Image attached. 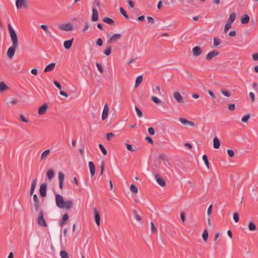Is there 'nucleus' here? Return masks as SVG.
<instances>
[{"label":"nucleus","instance_id":"obj_25","mask_svg":"<svg viewBox=\"0 0 258 258\" xmlns=\"http://www.w3.org/2000/svg\"><path fill=\"white\" fill-rule=\"evenodd\" d=\"M46 176L49 180H51L54 176V172L53 169H50L46 172Z\"/></svg>","mask_w":258,"mask_h":258},{"label":"nucleus","instance_id":"obj_50","mask_svg":"<svg viewBox=\"0 0 258 258\" xmlns=\"http://www.w3.org/2000/svg\"><path fill=\"white\" fill-rule=\"evenodd\" d=\"M213 40L214 46H217L220 44V40L218 38H214Z\"/></svg>","mask_w":258,"mask_h":258},{"label":"nucleus","instance_id":"obj_41","mask_svg":"<svg viewBox=\"0 0 258 258\" xmlns=\"http://www.w3.org/2000/svg\"><path fill=\"white\" fill-rule=\"evenodd\" d=\"M130 190L135 194L138 192V188L135 184H131L130 186Z\"/></svg>","mask_w":258,"mask_h":258},{"label":"nucleus","instance_id":"obj_17","mask_svg":"<svg viewBox=\"0 0 258 258\" xmlns=\"http://www.w3.org/2000/svg\"><path fill=\"white\" fill-rule=\"evenodd\" d=\"M109 108L107 104H105L102 114V119L104 120L107 118L108 114Z\"/></svg>","mask_w":258,"mask_h":258},{"label":"nucleus","instance_id":"obj_21","mask_svg":"<svg viewBox=\"0 0 258 258\" xmlns=\"http://www.w3.org/2000/svg\"><path fill=\"white\" fill-rule=\"evenodd\" d=\"M36 184H37V179L35 178L33 180L32 184H31V186L30 190V196H31L33 194L34 191L36 186Z\"/></svg>","mask_w":258,"mask_h":258},{"label":"nucleus","instance_id":"obj_16","mask_svg":"<svg viewBox=\"0 0 258 258\" xmlns=\"http://www.w3.org/2000/svg\"><path fill=\"white\" fill-rule=\"evenodd\" d=\"M179 120L180 122L184 125H189L191 126H195V123L193 121L188 120L187 119L184 118H179Z\"/></svg>","mask_w":258,"mask_h":258},{"label":"nucleus","instance_id":"obj_15","mask_svg":"<svg viewBox=\"0 0 258 258\" xmlns=\"http://www.w3.org/2000/svg\"><path fill=\"white\" fill-rule=\"evenodd\" d=\"M99 18L98 13L97 10L94 8H92V15L91 17V21L93 22H96L98 21Z\"/></svg>","mask_w":258,"mask_h":258},{"label":"nucleus","instance_id":"obj_8","mask_svg":"<svg viewBox=\"0 0 258 258\" xmlns=\"http://www.w3.org/2000/svg\"><path fill=\"white\" fill-rule=\"evenodd\" d=\"M93 210L94 212V220L97 226H99L100 225V214L96 208H93Z\"/></svg>","mask_w":258,"mask_h":258},{"label":"nucleus","instance_id":"obj_10","mask_svg":"<svg viewBox=\"0 0 258 258\" xmlns=\"http://www.w3.org/2000/svg\"><path fill=\"white\" fill-rule=\"evenodd\" d=\"M33 201L34 202V208L36 211H38L40 208L41 204L38 198L37 195L35 194L33 195Z\"/></svg>","mask_w":258,"mask_h":258},{"label":"nucleus","instance_id":"obj_27","mask_svg":"<svg viewBox=\"0 0 258 258\" xmlns=\"http://www.w3.org/2000/svg\"><path fill=\"white\" fill-rule=\"evenodd\" d=\"M102 21L106 23H107L111 26H113V25H114V21L110 18H108V17H105L103 19H102Z\"/></svg>","mask_w":258,"mask_h":258},{"label":"nucleus","instance_id":"obj_29","mask_svg":"<svg viewBox=\"0 0 258 258\" xmlns=\"http://www.w3.org/2000/svg\"><path fill=\"white\" fill-rule=\"evenodd\" d=\"M50 153V150L47 149L44 151L41 155V160L45 159Z\"/></svg>","mask_w":258,"mask_h":258},{"label":"nucleus","instance_id":"obj_19","mask_svg":"<svg viewBox=\"0 0 258 258\" xmlns=\"http://www.w3.org/2000/svg\"><path fill=\"white\" fill-rule=\"evenodd\" d=\"M250 17L247 14H244L241 18V23L243 24H247L249 22Z\"/></svg>","mask_w":258,"mask_h":258},{"label":"nucleus","instance_id":"obj_46","mask_svg":"<svg viewBox=\"0 0 258 258\" xmlns=\"http://www.w3.org/2000/svg\"><path fill=\"white\" fill-rule=\"evenodd\" d=\"M233 220L236 223H237L239 221V215L237 212L234 213Z\"/></svg>","mask_w":258,"mask_h":258},{"label":"nucleus","instance_id":"obj_40","mask_svg":"<svg viewBox=\"0 0 258 258\" xmlns=\"http://www.w3.org/2000/svg\"><path fill=\"white\" fill-rule=\"evenodd\" d=\"M111 47L110 46H108L106 49L104 51V53L107 55L108 56L111 54Z\"/></svg>","mask_w":258,"mask_h":258},{"label":"nucleus","instance_id":"obj_60","mask_svg":"<svg viewBox=\"0 0 258 258\" xmlns=\"http://www.w3.org/2000/svg\"><path fill=\"white\" fill-rule=\"evenodd\" d=\"M249 97L252 102H254L255 101L254 94L252 92L249 93Z\"/></svg>","mask_w":258,"mask_h":258},{"label":"nucleus","instance_id":"obj_12","mask_svg":"<svg viewBox=\"0 0 258 258\" xmlns=\"http://www.w3.org/2000/svg\"><path fill=\"white\" fill-rule=\"evenodd\" d=\"M155 177L156 179L157 182L161 186L164 187L166 185V182L165 180L158 174H156Z\"/></svg>","mask_w":258,"mask_h":258},{"label":"nucleus","instance_id":"obj_20","mask_svg":"<svg viewBox=\"0 0 258 258\" xmlns=\"http://www.w3.org/2000/svg\"><path fill=\"white\" fill-rule=\"evenodd\" d=\"M89 167L90 170L91 176H93L95 173V167L94 163L92 161L89 162Z\"/></svg>","mask_w":258,"mask_h":258},{"label":"nucleus","instance_id":"obj_62","mask_svg":"<svg viewBox=\"0 0 258 258\" xmlns=\"http://www.w3.org/2000/svg\"><path fill=\"white\" fill-rule=\"evenodd\" d=\"M212 208H213V206L212 205H210L208 209V210H207V214L209 216H210V215L211 214V213L212 212Z\"/></svg>","mask_w":258,"mask_h":258},{"label":"nucleus","instance_id":"obj_38","mask_svg":"<svg viewBox=\"0 0 258 258\" xmlns=\"http://www.w3.org/2000/svg\"><path fill=\"white\" fill-rule=\"evenodd\" d=\"M58 178L59 182H61V181L63 182V180L64 179V175L61 171L59 172Z\"/></svg>","mask_w":258,"mask_h":258},{"label":"nucleus","instance_id":"obj_13","mask_svg":"<svg viewBox=\"0 0 258 258\" xmlns=\"http://www.w3.org/2000/svg\"><path fill=\"white\" fill-rule=\"evenodd\" d=\"M193 55L195 56H199L202 53V50L200 46H196L192 48Z\"/></svg>","mask_w":258,"mask_h":258},{"label":"nucleus","instance_id":"obj_34","mask_svg":"<svg viewBox=\"0 0 258 258\" xmlns=\"http://www.w3.org/2000/svg\"><path fill=\"white\" fill-rule=\"evenodd\" d=\"M203 160L207 167L208 169H209V162L208 159V156L206 155H204L203 156Z\"/></svg>","mask_w":258,"mask_h":258},{"label":"nucleus","instance_id":"obj_59","mask_svg":"<svg viewBox=\"0 0 258 258\" xmlns=\"http://www.w3.org/2000/svg\"><path fill=\"white\" fill-rule=\"evenodd\" d=\"M145 140H146L148 143H150V144H152L153 143V140H152V139L151 137H148V136L146 137L145 138Z\"/></svg>","mask_w":258,"mask_h":258},{"label":"nucleus","instance_id":"obj_43","mask_svg":"<svg viewBox=\"0 0 258 258\" xmlns=\"http://www.w3.org/2000/svg\"><path fill=\"white\" fill-rule=\"evenodd\" d=\"M250 117V115L249 114H246L242 118L241 121L243 122H246L249 119Z\"/></svg>","mask_w":258,"mask_h":258},{"label":"nucleus","instance_id":"obj_35","mask_svg":"<svg viewBox=\"0 0 258 258\" xmlns=\"http://www.w3.org/2000/svg\"><path fill=\"white\" fill-rule=\"evenodd\" d=\"M119 11H120V13L127 19H129V17L127 15L126 11H125V10L122 8V7H120L119 8Z\"/></svg>","mask_w":258,"mask_h":258},{"label":"nucleus","instance_id":"obj_1","mask_svg":"<svg viewBox=\"0 0 258 258\" xmlns=\"http://www.w3.org/2000/svg\"><path fill=\"white\" fill-rule=\"evenodd\" d=\"M8 27L11 39L12 42V45L8 48L7 54L8 57L10 59H11L13 57L16 50L18 47V38L15 31L12 27L11 24L9 23L8 25Z\"/></svg>","mask_w":258,"mask_h":258},{"label":"nucleus","instance_id":"obj_39","mask_svg":"<svg viewBox=\"0 0 258 258\" xmlns=\"http://www.w3.org/2000/svg\"><path fill=\"white\" fill-rule=\"evenodd\" d=\"M125 145L127 150H128L130 151H131V152H135V151H136V149H134L133 148L132 145L125 143Z\"/></svg>","mask_w":258,"mask_h":258},{"label":"nucleus","instance_id":"obj_2","mask_svg":"<svg viewBox=\"0 0 258 258\" xmlns=\"http://www.w3.org/2000/svg\"><path fill=\"white\" fill-rule=\"evenodd\" d=\"M55 203L56 206L60 209H65L67 210H71L73 206V202L72 201H64L63 197L59 195L55 194Z\"/></svg>","mask_w":258,"mask_h":258},{"label":"nucleus","instance_id":"obj_64","mask_svg":"<svg viewBox=\"0 0 258 258\" xmlns=\"http://www.w3.org/2000/svg\"><path fill=\"white\" fill-rule=\"evenodd\" d=\"M236 35V32L235 30L231 31L229 32V35L230 37H235Z\"/></svg>","mask_w":258,"mask_h":258},{"label":"nucleus","instance_id":"obj_5","mask_svg":"<svg viewBox=\"0 0 258 258\" xmlns=\"http://www.w3.org/2000/svg\"><path fill=\"white\" fill-rule=\"evenodd\" d=\"M28 0H16V6L18 9H20L22 8L26 9L28 7Z\"/></svg>","mask_w":258,"mask_h":258},{"label":"nucleus","instance_id":"obj_55","mask_svg":"<svg viewBox=\"0 0 258 258\" xmlns=\"http://www.w3.org/2000/svg\"><path fill=\"white\" fill-rule=\"evenodd\" d=\"M148 131L149 134L151 135H154L155 133L154 129L152 127H149Z\"/></svg>","mask_w":258,"mask_h":258},{"label":"nucleus","instance_id":"obj_44","mask_svg":"<svg viewBox=\"0 0 258 258\" xmlns=\"http://www.w3.org/2000/svg\"><path fill=\"white\" fill-rule=\"evenodd\" d=\"M232 24L229 23H227L225 26L224 32L226 33L229 29L231 27Z\"/></svg>","mask_w":258,"mask_h":258},{"label":"nucleus","instance_id":"obj_48","mask_svg":"<svg viewBox=\"0 0 258 258\" xmlns=\"http://www.w3.org/2000/svg\"><path fill=\"white\" fill-rule=\"evenodd\" d=\"M151 231L153 232V233H157V230L154 225V224L153 223V222H151Z\"/></svg>","mask_w":258,"mask_h":258},{"label":"nucleus","instance_id":"obj_51","mask_svg":"<svg viewBox=\"0 0 258 258\" xmlns=\"http://www.w3.org/2000/svg\"><path fill=\"white\" fill-rule=\"evenodd\" d=\"M221 93L226 97H230L231 95L230 93L228 91L223 89L221 90Z\"/></svg>","mask_w":258,"mask_h":258},{"label":"nucleus","instance_id":"obj_53","mask_svg":"<svg viewBox=\"0 0 258 258\" xmlns=\"http://www.w3.org/2000/svg\"><path fill=\"white\" fill-rule=\"evenodd\" d=\"M227 153L230 157H233L234 156V152L232 150L228 149L227 150Z\"/></svg>","mask_w":258,"mask_h":258},{"label":"nucleus","instance_id":"obj_26","mask_svg":"<svg viewBox=\"0 0 258 258\" xmlns=\"http://www.w3.org/2000/svg\"><path fill=\"white\" fill-rule=\"evenodd\" d=\"M236 17V14L235 13H232L230 15L229 18L228 20L227 23L232 24L235 20Z\"/></svg>","mask_w":258,"mask_h":258},{"label":"nucleus","instance_id":"obj_36","mask_svg":"<svg viewBox=\"0 0 258 258\" xmlns=\"http://www.w3.org/2000/svg\"><path fill=\"white\" fill-rule=\"evenodd\" d=\"M60 255L61 258H69V254L66 250H61Z\"/></svg>","mask_w":258,"mask_h":258},{"label":"nucleus","instance_id":"obj_6","mask_svg":"<svg viewBox=\"0 0 258 258\" xmlns=\"http://www.w3.org/2000/svg\"><path fill=\"white\" fill-rule=\"evenodd\" d=\"M47 183H43L40 186L39 193L41 197H45L46 196Z\"/></svg>","mask_w":258,"mask_h":258},{"label":"nucleus","instance_id":"obj_24","mask_svg":"<svg viewBox=\"0 0 258 258\" xmlns=\"http://www.w3.org/2000/svg\"><path fill=\"white\" fill-rule=\"evenodd\" d=\"M220 146V140L217 137H215L213 139V147L215 149H218Z\"/></svg>","mask_w":258,"mask_h":258},{"label":"nucleus","instance_id":"obj_61","mask_svg":"<svg viewBox=\"0 0 258 258\" xmlns=\"http://www.w3.org/2000/svg\"><path fill=\"white\" fill-rule=\"evenodd\" d=\"M89 24L88 22H86L85 23V26L83 28L82 31L83 32H85L86 31H87L88 30V29L89 28Z\"/></svg>","mask_w":258,"mask_h":258},{"label":"nucleus","instance_id":"obj_45","mask_svg":"<svg viewBox=\"0 0 258 258\" xmlns=\"http://www.w3.org/2000/svg\"><path fill=\"white\" fill-rule=\"evenodd\" d=\"M138 116L141 117L143 115L142 111L136 106L135 107Z\"/></svg>","mask_w":258,"mask_h":258},{"label":"nucleus","instance_id":"obj_52","mask_svg":"<svg viewBox=\"0 0 258 258\" xmlns=\"http://www.w3.org/2000/svg\"><path fill=\"white\" fill-rule=\"evenodd\" d=\"M20 118L22 121L24 122L27 123L29 121V120L23 114L20 115Z\"/></svg>","mask_w":258,"mask_h":258},{"label":"nucleus","instance_id":"obj_49","mask_svg":"<svg viewBox=\"0 0 258 258\" xmlns=\"http://www.w3.org/2000/svg\"><path fill=\"white\" fill-rule=\"evenodd\" d=\"M115 136L114 134H113V133H108L106 135V139L108 140V141H110L111 140L113 137H114Z\"/></svg>","mask_w":258,"mask_h":258},{"label":"nucleus","instance_id":"obj_7","mask_svg":"<svg viewBox=\"0 0 258 258\" xmlns=\"http://www.w3.org/2000/svg\"><path fill=\"white\" fill-rule=\"evenodd\" d=\"M219 52L216 50H213L209 52L206 56V59L208 61L211 60L213 57L218 55Z\"/></svg>","mask_w":258,"mask_h":258},{"label":"nucleus","instance_id":"obj_28","mask_svg":"<svg viewBox=\"0 0 258 258\" xmlns=\"http://www.w3.org/2000/svg\"><path fill=\"white\" fill-rule=\"evenodd\" d=\"M40 28L43 29L47 34V35L51 37H52V35L51 34L50 32L48 30V27L45 25H41L40 26Z\"/></svg>","mask_w":258,"mask_h":258},{"label":"nucleus","instance_id":"obj_57","mask_svg":"<svg viewBox=\"0 0 258 258\" xmlns=\"http://www.w3.org/2000/svg\"><path fill=\"white\" fill-rule=\"evenodd\" d=\"M180 219L183 222L185 220V213L184 212H181L180 214Z\"/></svg>","mask_w":258,"mask_h":258},{"label":"nucleus","instance_id":"obj_31","mask_svg":"<svg viewBox=\"0 0 258 258\" xmlns=\"http://www.w3.org/2000/svg\"><path fill=\"white\" fill-rule=\"evenodd\" d=\"M143 80V77L142 76H139L137 77L136 80V83H135V87H138L140 84L142 83Z\"/></svg>","mask_w":258,"mask_h":258},{"label":"nucleus","instance_id":"obj_3","mask_svg":"<svg viewBox=\"0 0 258 258\" xmlns=\"http://www.w3.org/2000/svg\"><path fill=\"white\" fill-rule=\"evenodd\" d=\"M37 222L40 226L43 227H46L47 226V224L44 218V212L42 210H40L38 213Z\"/></svg>","mask_w":258,"mask_h":258},{"label":"nucleus","instance_id":"obj_54","mask_svg":"<svg viewBox=\"0 0 258 258\" xmlns=\"http://www.w3.org/2000/svg\"><path fill=\"white\" fill-rule=\"evenodd\" d=\"M96 44L99 46H101L103 45V41L101 38H98L96 41Z\"/></svg>","mask_w":258,"mask_h":258},{"label":"nucleus","instance_id":"obj_18","mask_svg":"<svg viewBox=\"0 0 258 258\" xmlns=\"http://www.w3.org/2000/svg\"><path fill=\"white\" fill-rule=\"evenodd\" d=\"M74 38H72L70 40L64 41L63 42V46L66 49H69L72 45Z\"/></svg>","mask_w":258,"mask_h":258},{"label":"nucleus","instance_id":"obj_9","mask_svg":"<svg viewBox=\"0 0 258 258\" xmlns=\"http://www.w3.org/2000/svg\"><path fill=\"white\" fill-rule=\"evenodd\" d=\"M121 37V35L120 34H115L113 36L110 37L107 40L108 43H113L117 41Z\"/></svg>","mask_w":258,"mask_h":258},{"label":"nucleus","instance_id":"obj_58","mask_svg":"<svg viewBox=\"0 0 258 258\" xmlns=\"http://www.w3.org/2000/svg\"><path fill=\"white\" fill-rule=\"evenodd\" d=\"M228 109L230 110H234L235 109V105L234 104H230L229 105Z\"/></svg>","mask_w":258,"mask_h":258},{"label":"nucleus","instance_id":"obj_63","mask_svg":"<svg viewBox=\"0 0 258 258\" xmlns=\"http://www.w3.org/2000/svg\"><path fill=\"white\" fill-rule=\"evenodd\" d=\"M252 59L256 61L258 60V53H253L252 55Z\"/></svg>","mask_w":258,"mask_h":258},{"label":"nucleus","instance_id":"obj_23","mask_svg":"<svg viewBox=\"0 0 258 258\" xmlns=\"http://www.w3.org/2000/svg\"><path fill=\"white\" fill-rule=\"evenodd\" d=\"M69 218V216L68 214H65L63 215L61 220L60 221L59 224L60 226H63L66 222L68 220Z\"/></svg>","mask_w":258,"mask_h":258},{"label":"nucleus","instance_id":"obj_32","mask_svg":"<svg viewBox=\"0 0 258 258\" xmlns=\"http://www.w3.org/2000/svg\"><path fill=\"white\" fill-rule=\"evenodd\" d=\"M9 87L4 82H0V91L3 92L8 89Z\"/></svg>","mask_w":258,"mask_h":258},{"label":"nucleus","instance_id":"obj_14","mask_svg":"<svg viewBox=\"0 0 258 258\" xmlns=\"http://www.w3.org/2000/svg\"><path fill=\"white\" fill-rule=\"evenodd\" d=\"M48 106L46 103H44L41 106H40L38 110V113L40 115L44 114L47 110Z\"/></svg>","mask_w":258,"mask_h":258},{"label":"nucleus","instance_id":"obj_56","mask_svg":"<svg viewBox=\"0 0 258 258\" xmlns=\"http://www.w3.org/2000/svg\"><path fill=\"white\" fill-rule=\"evenodd\" d=\"M53 83L54 84V85L58 89H61V86L60 84V83L57 82V81H53Z\"/></svg>","mask_w":258,"mask_h":258},{"label":"nucleus","instance_id":"obj_47","mask_svg":"<svg viewBox=\"0 0 258 258\" xmlns=\"http://www.w3.org/2000/svg\"><path fill=\"white\" fill-rule=\"evenodd\" d=\"M96 66L98 70V71L101 73H102L103 72V69L102 66L100 64L99 62H96Z\"/></svg>","mask_w":258,"mask_h":258},{"label":"nucleus","instance_id":"obj_30","mask_svg":"<svg viewBox=\"0 0 258 258\" xmlns=\"http://www.w3.org/2000/svg\"><path fill=\"white\" fill-rule=\"evenodd\" d=\"M208 237L209 234L208 230L206 229H205L202 234V237L205 242H206L208 240Z\"/></svg>","mask_w":258,"mask_h":258},{"label":"nucleus","instance_id":"obj_4","mask_svg":"<svg viewBox=\"0 0 258 258\" xmlns=\"http://www.w3.org/2000/svg\"><path fill=\"white\" fill-rule=\"evenodd\" d=\"M58 28L59 30L65 31H70L73 30L74 26L73 25L69 22L67 24H61L58 25Z\"/></svg>","mask_w":258,"mask_h":258},{"label":"nucleus","instance_id":"obj_11","mask_svg":"<svg viewBox=\"0 0 258 258\" xmlns=\"http://www.w3.org/2000/svg\"><path fill=\"white\" fill-rule=\"evenodd\" d=\"M173 97L178 103H183L184 99L181 95L178 92H174L173 93Z\"/></svg>","mask_w":258,"mask_h":258},{"label":"nucleus","instance_id":"obj_22","mask_svg":"<svg viewBox=\"0 0 258 258\" xmlns=\"http://www.w3.org/2000/svg\"><path fill=\"white\" fill-rule=\"evenodd\" d=\"M55 66V63H53V62L50 63V64L47 65L45 67V68L44 70V72L46 73V72L52 71L54 69Z\"/></svg>","mask_w":258,"mask_h":258},{"label":"nucleus","instance_id":"obj_37","mask_svg":"<svg viewBox=\"0 0 258 258\" xmlns=\"http://www.w3.org/2000/svg\"><path fill=\"white\" fill-rule=\"evenodd\" d=\"M151 99L152 101H153L154 103L156 104H160L162 103V101L161 100L159 99L156 97L154 96L151 97Z\"/></svg>","mask_w":258,"mask_h":258},{"label":"nucleus","instance_id":"obj_42","mask_svg":"<svg viewBox=\"0 0 258 258\" xmlns=\"http://www.w3.org/2000/svg\"><path fill=\"white\" fill-rule=\"evenodd\" d=\"M99 147L100 149L101 150V151H102V153L104 155H107V150H106V149L104 148V147L102 144H99Z\"/></svg>","mask_w":258,"mask_h":258},{"label":"nucleus","instance_id":"obj_33","mask_svg":"<svg viewBox=\"0 0 258 258\" xmlns=\"http://www.w3.org/2000/svg\"><path fill=\"white\" fill-rule=\"evenodd\" d=\"M248 229L250 231H254L256 230V226L252 222H250L248 225Z\"/></svg>","mask_w":258,"mask_h":258}]
</instances>
